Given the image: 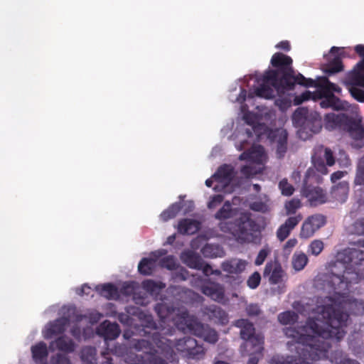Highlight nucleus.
<instances>
[{
    "mask_svg": "<svg viewBox=\"0 0 364 364\" xmlns=\"http://www.w3.org/2000/svg\"><path fill=\"white\" fill-rule=\"evenodd\" d=\"M316 318H309L303 326L285 327L284 335L291 341L287 345L294 349L298 356L282 357L279 364H311L309 360H318L327 357L332 342H339L346 335L343 329L346 315L333 305L317 306Z\"/></svg>",
    "mask_w": 364,
    "mask_h": 364,
    "instance_id": "1",
    "label": "nucleus"
},
{
    "mask_svg": "<svg viewBox=\"0 0 364 364\" xmlns=\"http://www.w3.org/2000/svg\"><path fill=\"white\" fill-rule=\"evenodd\" d=\"M331 269V283L336 291L349 290L352 284L364 279V250L351 248L343 254Z\"/></svg>",
    "mask_w": 364,
    "mask_h": 364,
    "instance_id": "2",
    "label": "nucleus"
},
{
    "mask_svg": "<svg viewBox=\"0 0 364 364\" xmlns=\"http://www.w3.org/2000/svg\"><path fill=\"white\" fill-rule=\"evenodd\" d=\"M175 332L176 329L172 327L152 333V341L157 346V349L144 352V355L141 357L145 364H168L169 362L175 360L174 341L166 337V335L172 336ZM150 346L151 343L149 341L141 339L138 341L136 348L139 350L143 348L151 350Z\"/></svg>",
    "mask_w": 364,
    "mask_h": 364,
    "instance_id": "3",
    "label": "nucleus"
},
{
    "mask_svg": "<svg viewBox=\"0 0 364 364\" xmlns=\"http://www.w3.org/2000/svg\"><path fill=\"white\" fill-rule=\"evenodd\" d=\"M295 127H298L299 139L306 141L318 134L322 129V118L317 112L309 111L306 107L297 108L292 116Z\"/></svg>",
    "mask_w": 364,
    "mask_h": 364,
    "instance_id": "4",
    "label": "nucleus"
},
{
    "mask_svg": "<svg viewBox=\"0 0 364 364\" xmlns=\"http://www.w3.org/2000/svg\"><path fill=\"white\" fill-rule=\"evenodd\" d=\"M220 230L233 235L241 242H250L253 240L254 232L258 230L255 221L249 218H240L234 223L220 222Z\"/></svg>",
    "mask_w": 364,
    "mask_h": 364,
    "instance_id": "5",
    "label": "nucleus"
},
{
    "mask_svg": "<svg viewBox=\"0 0 364 364\" xmlns=\"http://www.w3.org/2000/svg\"><path fill=\"white\" fill-rule=\"evenodd\" d=\"M270 63L274 69H269L265 71V78L267 80H273L277 86L280 85L284 81L287 82V77L293 73V60L292 58L282 53H275L271 58Z\"/></svg>",
    "mask_w": 364,
    "mask_h": 364,
    "instance_id": "6",
    "label": "nucleus"
},
{
    "mask_svg": "<svg viewBox=\"0 0 364 364\" xmlns=\"http://www.w3.org/2000/svg\"><path fill=\"white\" fill-rule=\"evenodd\" d=\"M155 311L163 321L165 322L166 320L171 318L176 328L183 332L187 331L189 323L193 318L186 310L171 316L174 309L165 304H157L155 306Z\"/></svg>",
    "mask_w": 364,
    "mask_h": 364,
    "instance_id": "7",
    "label": "nucleus"
},
{
    "mask_svg": "<svg viewBox=\"0 0 364 364\" xmlns=\"http://www.w3.org/2000/svg\"><path fill=\"white\" fill-rule=\"evenodd\" d=\"M314 179L318 181V178L314 174L313 171L308 170L304 179L301 191L303 195L308 198L311 205L316 206L325 203L327 201V196L321 187L309 184V182Z\"/></svg>",
    "mask_w": 364,
    "mask_h": 364,
    "instance_id": "8",
    "label": "nucleus"
},
{
    "mask_svg": "<svg viewBox=\"0 0 364 364\" xmlns=\"http://www.w3.org/2000/svg\"><path fill=\"white\" fill-rule=\"evenodd\" d=\"M173 341L174 348L178 351L183 353L188 359L198 360L205 356V348L202 345H199L195 338L187 336Z\"/></svg>",
    "mask_w": 364,
    "mask_h": 364,
    "instance_id": "9",
    "label": "nucleus"
},
{
    "mask_svg": "<svg viewBox=\"0 0 364 364\" xmlns=\"http://www.w3.org/2000/svg\"><path fill=\"white\" fill-rule=\"evenodd\" d=\"M344 84L351 96L360 102H364V90L358 87H364V74L362 72L351 70L346 76Z\"/></svg>",
    "mask_w": 364,
    "mask_h": 364,
    "instance_id": "10",
    "label": "nucleus"
},
{
    "mask_svg": "<svg viewBox=\"0 0 364 364\" xmlns=\"http://www.w3.org/2000/svg\"><path fill=\"white\" fill-rule=\"evenodd\" d=\"M200 291L206 296L218 303L225 299V288L223 284L207 278L201 280Z\"/></svg>",
    "mask_w": 364,
    "mask_h": 364,
    "instance_id": "11",
    "label": "nucleus"
},
{
    "mask_svg": "<svg viewBox=\"0 0 364 364\" xmlns=\"http://www.w3.org/2000/svg\"><path fill=\"white\" fill-rule=\"evenodd\" d=\"M326 223V217L321 214L309 216L302 224L299 233L300 237L307 239L312 237Z\"/></svg>",
    "mask_w": 364,
    "mask_h": 364,
    "instance_id": "12",
    "label": "nucleus"
},
{
    "mask_svg": "<svg viewBox=\"0 0 364 364\" xmlns=\"http://www.w3.org/2000/svg\"><path fill=\"white\" fill-rule=\"evenodd\" d=\"M259 86L254 90V94L261 98L272 99L274 97V89L278 92H284V90L280 85L277 86L276 81L273 80H267L265 73L262 77L257 79Z\"/></svg>",
    "mask_w": 364,
    "mask_h": 364,
    "instance_id": "13",
    "label": "nucleus"
},
{
    "mask_svg": "<svg viewBox=\"0 0 364 364\" xmlns=\"http://www.w3.org/2000/svg\"><path fill=\"white\" fill-rule=\"evenodd\" d=\"M287 82L284 81L282 82L280 87H282L285 91L292 90L295 87V85L304 86L305 87H314L318 85L317 82L311 78H306L302 74H295L294 70L293 73H290V76L287 77Z\"/></svg>",
    "mask_w": 364,
    "mask_h": 364,
    "instance_id": "14",
    "label": "nucleus"
},
{
    "mask_svg": "<svg viewBox=\"0 0 364 364\" xmlns=\"http://www.w3.org/2000/svg\"><path fill=\"white\" fill-rule=\"evenodd\" d=\"M120 333L119 326L116 323H111L109 321H105L97 328V333L104 338L105 341L116 339Z\"/></svg>",
    "mask_w": 364,
    "mask_h": 364,
    "instance_id": "15",
    "label": "nucleus"
},
{
    "mask_svg": "<svg viewBox=\"0 0 364 364\" xmlns=\"http://www.w3.org/2000/svg\"><path fill=\"white\" fill-rule=\"evenodd\" d=\"M302 220L301 214H298L293 217L288 218L284 224L279 226L277 230V237L279 240L284 241L288 237L291 230Z\"/></svg>",
    "mask_w": 364,
    "mask_h": 364,
    "instance_id": "16",
    "label": "nucleus"
},
{
    "mask_svg": "<svg viewBox=\"0 0 364 364\" xmlns=\"http://www.w3.org/2000/svg\"><path fill=\"white\" fill-rule=\"evenodd\" d=\"M341 48L338 47H332L330 50V53L334 56L333 59L330 60L328 63L324 68V72L328 75H333L339 73L343 70V65L341 60Z\"/></svg>",
    "mask_w": 364,
    "mask_h": 364,
    "instance_id": "17",
    "label": "nucleus"
},
{
    "mask_svg": "<svg viewBox=\"0 0 364 364\" xmlns=\"http://www.w3.org/2000/svg\"><path fill=\"white\" fill-rule=\"evenodd\" d=\"M204 314L208 316L210 321L215 323L225 324L228 322L227 313L218 306L213 304L205 307Z\"/></svg>",
    "mask_w": 364,
    "mask_h": 364,
    "instance_id": "18",
    "label": "nucleus"
},
{
    "mask_svg": "<svg viewBox=\"0 0 364 364\" xmlns=\"http://www.w3.org/2000/svg\"><path fill=\"white\" fill-rule=\"evenodd\" d=\"M343 130L346 131L353 139L361 140L364 139V127L360 120H356L348 117Z\"/></svg>",
    "mask_w": 364,
    "mask_h": 364,
    "instance_id": "19",
    "label": "nucleus"
},
{
    "mask_svg": "<svg viewBox=\"0 0 364 364\" xmlns=\"http://www.w3.org/2000/svg\"><path fill=\"white\" fill-rule=\"evenodd\" d=\"M348 117L347 114H328L325 117V127L328 130L343 129Z\"/></svg>",
    "mask_w": 364,
    "mask_h": 364,
    "instance_id": "20",
    "label": "nucleus"
},
{
    "mask_svg": "<svg viewBox=\"0 0 364 364\" xmlns=\"http://www.w3.org/2000/svg\"><path fill=\"white\" fill-rule=\"evenodd\" d=\"M69 323L70 318L67 317H61L50 322L46 329L45 338H51L53 336L63 333Z\"/></svg>",
    "mask_w": 364,
    "mask_h": 364,
    "instance_id": "21",
    "label": "nucleus"
},
{
    "mask_svg": "<svg viewBox=\"0 0 364 364\" xmlns=\"http://www.w3.org/2000/svg\"><path fill=\"white\" fill-rule=\"evenodd\" d=\"M247 262L240 259H231L226 260L221 264L222 269L229 274H240L246 267Z\"/></svg>",
    "mask_w": 364,
    "mask_h": 364,
    "instance_id": "22",
    "label": "nucleus"
},
{
    "mask_svg": "<svg viewBox=\"0 0 364 364\" xmlns=\"http://www.w3.org/2000/svg\"><path fill=\"white\" fill-rule=\"evenodd\" d=\"M31 350L33 359L36 364H47L48 351L44 342L41 341L33 346Z\"/></svg>",
    "mask_w": 364,
    "mask_h": 364,
    "instance_id": "23",
    "label": "nucleus"
},
{
    "mask_svg": "<svg viewBox=\"0 0 364 364\" xmlns=\"http://www.w3.org/2000/svg\"><path fill=\"white\" fill-rule=\"evenodd\" d=\"M200 223L193 219L184 218L178 224V231L182 235H193L200 229Z\"/></svg>",
    "mask_w": 364,
    "mask_h": 364,
    "instance_id": "24",
    "label": "nucleus"
},
{
    "mask_svg": "<svg viewBox=\"0 0 364 364\" xmlns=\"http://www.w3.org/2000/svg\"><path fill=\"white\" fill-rule=\"evenodd\" d=\"M269 281L272 284H277L282 281L283 276L282 269L279 264H273L272 262H269L266 264L264 275H269Z\"/></svg>",
    "mask_w": 364,
    "mask_h": 364,
    "instance_id": "25",
    "label": "nucleus"
},
{
    "mask_svg": "<svg viewBox=\"0 0 364 364\" xmlns=\"http://www.w3.org/2000/svg\"><path fill=\"white\" fill-rule=\"evenodd\" d=\"M348 192L349 183L343 181L332 187L331 195L336 200L340 203H344L348 198Z\"/></svg>",
    "mask_w": 364,
    "mask_h": 364,
    "instance_id": "26",
    "label": "nucleus"
},
{
    "mask_svg": "<svg viewBox=\"0 0 364 364\" xmlns=\"http://www.w3.org/2000/svg\"><path fill=\"white\" fill-rule=\"evenodd\" d=\"M95 290L100 296L107 299H117L119 298V290L117 287L112 283L97 285Z\"/></svg>",
    "mask_w": 364,
    "mask_h": 364,
    "instance_id": "27",
    "label": "nucleus"
},
{
    "mask_svg": "<svg viewBox=\"0 0 364 364\" xmlns=\"http://www.w3.org/2000/svg\"><path fill=\"white\" fill-rule=\"evenodd\" d=\"M245 341L244 346L245 348H249L250 350L258 355L262 353L264 350V337L262 336L255 333L250 337V338H247Z\"/></svg>",
    "mask_w": 364,
    "mask_h": 364,
    "instance_id": "28",
    "label": "nucleus"
},
{
    "mask_svg": "<svg viewBox=\"0 0 364 364\" xmlns=\"http://www.w3.org/2000/svg\"><path fill=\"white\" fill-rule=\"evenodd\" d=\"M55 346L60 351L64 353H72L75 350V343L65 336H61L51 342L50 347Z\"/></svg>",
    "mask_w": 364,
    "mask_h": 364,
    "instance_id": "29",
    "label": "nucleus"
},
{
    "mask_svg": "<svg viewBox=\"0 0 364 364\" xmlns=\"http://www.w3.org/2000/svg\"><path fill=\"white\" fill-rule=\"evenodd\" d=\"M317 93H323L325 95H334L333 92L340 93L341 88L331 82L327 77H323L319 82H317Z\"/></svg>",
    "mask_w": 364,
    "mask_h": 364,
    "instance_id": "30",
    "label": "nucleus"
},
{
    "mask_svg": "<svg viewBox=\"0 0 364 364\" xmlns=\"http://www.w3.org/2000/svg\"><path fill=\"white\" fill-rule=\"evenodd\" d=\"M235 326L240 328V337L245 341L255 334V328L252 322L247 319H238L235 322Z\"/></svg>",
    "mask_w": 364,
    "mask_h": 364,
    "instance_id": "31",
    "label": "nucleus"
},
{
    "mask_svg": "<svg viewBox=\"0 0 364 364\" xmlns=\"http://www.w3.org/2000/svg\"><path fill=\"white\" fill-rule=\"evenodd\" d=\"M183 262L190 268L195 269H200L202 262H203L201 257L191 251L183 252L181 255Z\"/></svg>",
    "mask_w": 364,
    "mask_h": 364,
    "instance_id": "32",
    "label": "nucleus"
},
{
    "mask_svg": "<svg viewBox=\"0 0 364 364\" xmlns=\"http://www.w3.org/2000/svg\"><path fill=\"white\" fill-rule=\"evenodd\" d=\"M213 177L220 182H230L234 177L233 168L229 165L224 164L218 168Z\"/></svg>",
    "mask_w": 364,
    "mask_h": 364,
    "instance_id": "33",
    "label": "nucleus"
},
{
    "mask_svg": "<svg viewBox=\"0 0 364 364\" xmlns=\"http://www.w3.org/2000/svg\"><path fill=\"white\" fill-rule=\"evenodd\" d=\"M155 267V260L151 258H142L138 264V271L143 275H151Z\"/></svg>",
    "mask_w": 364,
    "mask_h": 364,
    "instance_id": "34",
    "label": "nucleus"
},
{
    "mask_svg": "<svg viewBox=\"0 0 364 364\" xmlns=\"http://www.w3.org/2000/svg\"><path fill=\"white\" fill-rule=\"evenodd\" d=\"M138 318L140 320L141 326L143 327V330L145 333H148L146 329H156V323L151 315L146 314L142 311H140L138 314Z\"/></svg>",
    "mask_w": 364,
    "mask_h": 364,
    "instance_id": "35",
    "label": "nucleus"
},
{
    "mask_svg": "<svg viewBox=\"0 0 364 364\" xmlns=\"http://www.w3.org/2000/svg\"><path fill=\"white\" fill-rule=\"evenodd\" d=\"M208 325H204L200 322L197 318L193 316L192 320L189 323V326L186 331L201 338Z\"/></svg>",
    "mask_w": 364,
    "mask_h": 364,
    "instance_id": "36",
    "label": "nucleus"
},
{
    "mask_svg": "<svg viewBox=\"0 0 364 364\" xmlns=\"http://www.w3.org/2000/svg\"><path fill=\"white\" fill-rule=\"evenodd\" d=\"M309 262L308 257L304 252H295L292 257V267L296 271L302 270Z\"/></svg>",
    "mask_w": 364,
    "mask_h": 364,
    "instance_id": "37",
    "label": "nucleus"
},
{
    "mask_svg": "<svg viewBox=\"0 0 364 364\" xmlns=\"http://www.w3.org/2000/svg\"><path fill=\"white\" fill-rule=\"evenodd\" d=\"M314 153L318 156L322 157L326 161V165L331 166L335 164V159L332 151L329 148H325L323 146H318L315 149Z\"/></svg>",
    "mask_w": 364,
    "mask_h": 364,
    "instance_id": "38",
    "label": "nucleus"
},
{
    "mask_svg": "<svg viewBox=\"0 0 364 364\" xmlns=\"http://www.w3.org/2000/svg\"><path fill=\"white\" fill-rule=\"evenodd\" d=\"M181 209V207L180 203H173L161 213L160 218L162 221L167 222L168 220L174 218L180 212Z\"/></svg>",
    "mask_w": 364,
    "mask_h": 364,
    "instance_id": "39",
    "label": "nucleus"
},
{
    "mask_svg": "<svg viewBox=\"0 0 364 364\" xmlns=\"http://www.w3.org/2000/svg\"><path fill=\"white\" fill-rule=\"evenodd\" d=\"M232 205L229 200L224 203L223 205L215 214V218L219 220H226L232 218Z\"/></svg>",
    "mask_w": 364,
    "mask_h": 364,
    "instance_id": "40",
    "label": "nucleus"
},
{
    "mask_svg": "<svg viewBox=\"0 0 364 364\" xmlns=\"http://www.w3.org/2000/svg\"><path fill=\"white\" fill-rule=\"evenodd\" d=\"M298 318L297 314L291 311L282 312L278 315V321L282 325L294 324Z\"/></svg>",
    "mask_w": 364,
    "mask_h": 364,
    "instance_id": "41",
    "label": "nucleus"
},
{
    "mask_svg": "<svg viewBox=\"0 0 364 364\" xmlns=\"http://www.w3.org/2000/svg\"><path fill=\"white\" fill-rule=\"evenodd\" d=\"M220 251L219 245L213 244H206L201 250L204 257L211 258L220 257Z\"/></svg>",
    "mask_w": 364,
    "mask_h": 364,
    "instance_id": "42",
    "label": "nucleus"
},
{
    "mask_svg": "<svg viewBox=\"0 0 364 364\" xmlns=\"http://www.w3.org/2000/svg\"><path fill=\"white\" fill-rule=\"evenodd\" d=\"M312 163L317 171L323 175L328 173V168L324 163V159L318 156L316 153L312 155Z\"/></svg>",
    "mask_w": 364,
    "mask_h": 364,
    "instance_id": "43",
    "label": "nucleus"
},
{
    "mask_svg": "<svg viewBox=\"0 0 364 364\" xmlns=\"http://www.w3.org/2000/svg\"><path fill=\"white\" fill-rule=\"evenodd\" d=\"M143 288L149 292L154 293L157 290L165 287V284L162 282H156L151 279L145 280L142 283Z\"/></svg>",
    "mask_w": 364,
    "mask_h": 364,
    "instance_id": "44",
    "label": "nucleus"
},
{
    "mask_svg": "<svg viewBox=\"0 0 364 364\" xmlns=\"http://www.w3.org/2000/svg\"><path fill=\"white\" fill-rule=\"evenodd\" d=\"M96 349L94 347L87 346L81 351V358L83 361L92 363L95 360Z\"/></svg>",
    "mask_w": 364,
    "mask_h": 364,
    "instance_id": "45",
    "label": "nucleus"
},
{
    "mask_svg": "<svg viewBox=\"0 0 364 364\" xmlns=\"http://www.w3.org/2000/svg\"><path fill=\"white\" fill-rule=\"evenodd\" d=\"M324 244L321 240H313L308 249V252L314 256H318L323 250Z\"/></svg>",
    "mask_w": 364,
    "mask_h": 364,
    "instance_id": "46",
    "label": "nucleus"
},
{
    "mask_svg": "<svg viewBox=\"0 0 364 364\" xmlns=\"http://www.w3.org/2000/svg\"><path fill=\"white\" fill-rule=\"evenodd\" d=\"M354 183L358 186L364 185V156L359 161Z\"/></svg>",
    "mask_w": 364,
    "mask_h": 364,
    "instance_id": "47",
    "label": "nucleus"
},
{
    "mask_svg": "<svg viewBox=\"0 0 364 364\" xmlns=\"http://www.w3.org/2000/svg\"><path fill=\"white\" fill-rule=\"evenodd\" d=\"M279 188L282 192V194L285 196H290L294 192L293 186L290 184L286 178H284L279 181Z\"/></svg>",
    "mask_w": 364,
    "mask_h": 364,
    "instance_id": "48",
    "label": "nucleus"
},
{
    "mask_svg": "<svg viewBox=\"0 0 364 364\" xmlns=\"http://www.w3.org/2000/svg\"><path fill=\"white\" fill-rule=\"evenodd\" d=\"M201 338L210 343H215L218 340V335L216 331L208 326Z\"/></svg>",
    "mask_w": 364,
    "mask_h": 364,
    "instance_id": "49",
    "label": "nucleus"
},
{
    "mask_svg": "<svg viewBox=\"0 0 364 364\" xmlns=\"http://www.w3.org/2000/svg\"><path fill=\"white\" fill-rule=\"evenodd\" d=\"M287 150V134L280 137L277 141V154L279 158H282L284 156Z\"/></svg>",
    "mask_w": 364,
    "mask_h": 364,
    "instance_id": "50",
    "label": "nucleus"
},
{
    "mask_svg": "<svg viewBox=\"0 0 364 364\" xmlns=\"http://www.w3.org/2000/svg\"><path fill=\"white\" fill-rule=\"evenodd\" d=\"M301 206L299 199L293 198L285 204V208L287 215L294 214L296 210Z\"/></svg>",
    "mask_w": 364,
    "mask_h": 364,
    "instance_id": "51",
    "label": "nucleus"
},
{
    "mask_svg": "<svg viewBox=\"0 0 364 364\" xmlns=\"http://www.w3.org/2000/svg\"><path fill=\"white\" fill-rule=\"evenodd\" d=\"M331 106L335 110H344L348 105L346 102L341 100L335 95H330Z\"/></svg>",
    "mask_w": 364,
    "mask_h": 364,
    "instance_id": "52",
    "label": "nucleus"
},
{
    "mask_svg": "<svg viewBox=\"0 0 364 364\" xmlns=\"http://www.w3.org/2000/svg\"><path fill=\"white\" fill-rule=\"evenodd\" d=\"M159 264L161 267L166 268L167 269L169 270L176 269L177 267V264L173 256H167L166 257L162 258L160 260Z\"/></svg>",
    "mask_w": 364,
    "mask_h": 364,
    "instance_id": "53",
    "label": "nucleus"
},
{
    "mask_svg": "<svg viewBox=\"0 0 364 364\" xmlns=\"http://www.w3.org/2000/svg\"><path fill=\"white\" fill-rule=\"evenodd\" d=\"M135 289L136 286L134 282H127L122 284L119 291L122 295L129 296L134 294Z\"/></svg>",
    "mask_w": 364,
    "mask_h": 364,
    "instance_id": "54",
    "label": "nucleus"
},
{
    "mask_svg": "<svg viewBox=\"0 0 364 364\" xmlns=\"http://www.w3.org/2000/svg\"><path fill=\"white\" fill-rule=\"evenodd\" d=\"M261 281V276L259 272H255L250 277L248 278L247 281V284L250 289H255L257 288Z\"/></svg>",
    "mask_w": 364,
    "mask_h": 364,
    "instance_id": "55",
    "label": "nucleus"
},
{
    "mask_svg": "<svg viewBox=\"0 0 364 364\" xmlns=\"http://www.w3.org/2000/svg\"><path fill=\"white\" fill-rule=\"evenodd\" d=\"M224 200V196L221 194H217L214 195L212 197H210L208 203V208L209 209H214L216 207H218L219 205H220Z\"/></svg>",
    "mask_w": 364,
    "mask_h": 364,
    "instance_id": "56",
    "label": "nucleus"
},
{
    "mask_svg": "<svg viewBox=\"0 0 364 364\" xmlns=\"http://www.w3.org/2000/svg\"><path fill=\"white\" fill-rule=\"evenodd\" d=\"M246 312L250 316H257L262 311L258 304H250L246 307Z\"/></svg>",
    "mask_w": 364,
    "mask_h": 364,
    "instance_id": "57",
    "label": "nucleus"
},
{
    "mask_svg": "<svg viewBox=\"0 0 364 364\" xmlns=\"http://www.w3.org/2000/svg\"><path fill=\"white\" fill-rule=\"evenodd\" d=\"M312 97V94L310 91H306L299 96H296L294 102V105H299L302 104L304 102L309 100Z\"/></svg>",
    "mask_w": 364,
    "mask_h": 364,
    "instance_id": "58",
    "label": "nucleus"
},
{
    "mask_svg": "<svg viewBox=\"0 0 364 364\" xmlns=\"http://www.w3.org/2000/svg\"><path fill=\"white\" fill-rule=\"evenodd\" d=\"M269 254V250L267 249H262L255 261V264L257 266L261 265L264 262L265 259L267 258V255Z\"/></svg>",
    "mask_w": 364,
    "mask_h": 364,
    "instance_id": "59",
    "label": "nucleus"
},
{
    "mask_svg": "<svg viewBox=\"0 0 364 364\" xmlns=\"http://www.w3.org/2000/svg\"><path fill=\"white\" fill-rule=\"evenodd\" d=\"M117 318L124 325L132 326V318L127 313H119L117 316Z\"/></svg>",
    "mask_w": 364,
    "mask_h": 364,
    "instance_id": "60",
    "label": "nucleus"
},
{
    "mask_svg": "<svg viewBox=\"0 0 364 364\" xmlns=\"http://www.w3.org/2000/svg\"><path fill=\"white\" fill-rule=\"evenodd\" d=\"M318 97L323 100L320 102V105L323 108H328L331 107V100L330 95H325L323 93H318Z\"/></svg>",
    "mask_w": 364,
    "mask_h": 364,
    "instance_id": "61",
    "label": "nucleus"
},
{
    "mask_svg": "<svg viewBox=\"0 0 364 364\" xmlns=\"http://www.w3.org/2000/svg\"><path fill=\"white\" fill-rule=\"evenodd\" d=\"M240 172L246 177H250L255 174L254 168L248 165L243 166L240 169Z\"/></svg>",
    "mask_w": 364,
    "mask_h": 364,
    "instance_id": "62",
    "label": "nucleus"
},
{
    "mask_svg": "<svg viewBox=\"0 0 364 364\" xmlns=\"http://www.w3.org/2000/svg\"><path fill=\"white\" fill-rule=\"evenodd\" d=\"M262 356V353L260 355H258L255 352H252L250 354V358L247 364H258L259 360Z\"/></svg>",
    "mask_w": 364,
    "mask_h": 364,
    "instance_id": "63",
    "label": "nucleus"
},
{
    "mask_svg": "<svg viewBox=\"0 0 364 364\" xmlns=\"http://www.w3.org/2000/svg\"><path fill=\"white\" fill-rule=\"evenodd\" d=\"M55 364H70V361L67 356L58 354L56 356Z\"/></svg>",
    "mask_w": 364,
    "mask_h": 364,
    "instance_id": "64",
    "label": "nucleus"
}]
</instances>
